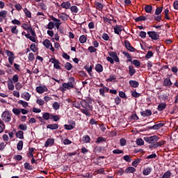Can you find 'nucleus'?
Listing matches in <instances>:
<instances>
[{
  "instance_id": "4",
  "label": "nucleus",
  "mask_w": 178,
  "mask_h": 178,
  "mask_svg": "<svg viewBox=\"0 0 178 178\" xmlns=\"http://www.w3.org/2000/svg\"><path fill=\"white\" fill-rule=\"evenodd\" d=\"M143 139L148 144H155V143L159 140V137L158 136H146L144 137Z\"/></svg>"
},
{
  "instance_id": "59",
  "label": "nucleus",
  "mask_w": 178,
  "mask_h": 178,
  "mask_svg": "<svg viewBox=\"0 0 178 178\" xmlns=\"http://www.w3.org/2000/svg\"><path fill=\"white\" fill-rule=\"evenodd\" d=\"M131 95L134 98H138L140 97V93L137 92L136 91H131Z\"/></svg>"
},
{
  "instance_id": "62",
  "label": "nucleus",
  "mask_w": 178,
  "mask_h": 178,
  "mask_svg": "<svg viewBox=\"0 0 178 178\" xmlns=\"http://www.w3.org/2000/svg\"><path fill=\"white\" fill-rule=\"evenodd\" d=\"M19 129H20V130H23V131H26V130H27V125H26V124H19Z\"/></svg>"
},
{
  "instance_id": "6",
  "label": "nucleus",
  "mask_w": 178,
  "mask_h": 178,
  "mask_svg": "<svg viewBox=\"0 0 178 178\" xmlns=\"http://www.w3.org/2000/svg\"><path fill=\"white\" fill-rule=\"evenodd\" d=\"M5 52L7 56H8V62L10 65H13V62L15 61V59L16 58L15 56V54H13V52L10 51V50H5Z\"/></svg>"
},
{
  "instance_id": "21",
  "label": "nucleus",
  "mask_w": 178,
  "mask_h": 178,
  "mask_svg": "<svg viewBox=\"0 0 178 178\" xmlns=\"http://www.w3.org/2000/svg\"><path fill=\"white\" fill-rule=\"evenodd\" d=\"M10 29L11 30L12 34H15V35H17V34H19V29H17V26H10Z\"/></svg>"
},
{
  "instance_id": "44",
  "label": "nucleus",
  "mask_w": 178,
  "mask_h": 178,
  "mask_svg": "<svg viewBox=\"0 0 178 178\" xmlns=\"http://www.w3.org/2000/svg\"><path fill=\"white\" fill-rule=\"evenodd\" d=\"M24 169H26V170H33V166L30 165L29 163H24Z\"/></svg>"
},
{
  "instance_id": "1",
  "label": "nucleus",
  "mask_w": 178,
  "mask_h": 178,
  "mask_svg": "<svg viewBox=\"0 0 178 178\" xmlns=\"http://www.w3.org/2000/svg\"><path fill=\"white\" fill-rule=\"evenodd\" d=\"M74 78H70L68 83H63L62 86L60 87V91L62 92H65L66 90H72V88H74Z\"/></svg>"
},
{
  "instance_id": "51",
  "label": "nucleus",
  "mask_w": 178,
  "mask_h": 178,
  "mask_svg": "<svg viewBox=\"0 0 178 178\" xmlns=\"http://www.w3.org/2000/svg\"><path fill=\"white\" fill-rule=\"evenodd\" d=\"M11 23H12V24H14L15 26H20V24H21L20 21H19L18 19H13L11 21Z\"/></svg>"
},
{
  "instance_id": "29",
  "label": "nucleus",
  "mask_w": 178,
  "mask_h": 178,
  "mask_svg": "<svg viewBox=\"0 0 178 178\" xmlns=\"http://www.w3.org/2000/svg\"><path fill=\"white\" fill-rule=\"evenodd\" d=\"M24 134L23 133L22 131H18L16 133V137L17 138H19V140H23L24 138Z\"/></svg>"
},
{
  "instance_id": "45",
  "label": "nucleus",
  "mask_w": 178,
  "mask_h": 178,
  "mask_svg": "<svg viewBox=\"0 0 178 178\" xmlns=\"http://www.w3.org/2000/svg\"><path fill=\"white\" fill-rule=\"evenodd\" d=\"M36 104L40 106H42L43 105H45V101L42 100V99H37Z\"/></svg>"
},
{
  "instance_id": "10",
  "label": "nucleus",
  "mask_w": 178,
  "mask_h": 178,
  "mask_svg": "<svg viewBox=\"0 0 178 178\" xmlns=\"http://www.w3.org/2000/svg\"><path fill=\"white\" fill-rule=\"evenodd\" d=\"M31 35L29 38L30 41H32V42H35L36 44L38 43V40H37V35H35V32L33 30L31 29Z\"/></svg>"
},
{
  "instance_id": "24",
  "label": "nucleus",
  "mask_w": 178,
  "mask_h": 178,
  "mask_svg": "<svg viewBox=\"0 0 178 178\" xmlns=\"http://www.w3.org/2000/svg\"><path fill=\"white\" fill-rule=\"evenodd\" d=\"M95 70L97 73H102L104 72V67L101 64H96Z\"/></svg>"
},
{
  "instance_id": "64",
  "label": "nucleus",
  "mask_w": 178,
  "mask_h": 178,
  "mask_svg": "<svg viewBox=\"0 0 178 178\" xmlns=\"http://www.w3.org/2000/svg\"><path fill=\"white\" fill-rule=\"evenodd\" d=\"M174 9L178 10V1H175L173 3Z\"/></svg>"
},
{
  "instance_id": "61",
  "label": "nucleus",
  "mask_w": 178,
  "mask_h": 178,
  "mask_svg": "<svg viewBox=\"0 0 178 178\" xmlns=\"http://www.w3.org/2000/svg\"><path fill=\"white\" fill-rule=\"evenodd\" d=\"M29 60H30L31 62H33V60H34V59H35V57H34V54L33 53H30L29 54Z\"/></svg>"
},
{
  "instance_id": "26",
  "label": "nucleus",
  "mask_w": 178,
  "mask_h": 178,
  "mask_svg": "<svg viewBox=\"0 0 178 178\" xmlns=\"http://www.w3.org/2000/svg\"><path fill=\"white\" fill-rule=\"evenodd\" d=\"M166 108V103H161L158 105L157 110L159 112H162L164 109Z\"/></svg>"
},
{
  "instance_id": "57",
  "label": "nucleus",
  "mask_w": 178,
  "mask_h": 178,
  "mask_svg": "<svg viewBox=\"0 0 178 178\" xmlns=\"http://www.w3.org/2000/svg\"><path fill=\"white\" fill-rule=\"evenodd\" d=\"M163 9V8L162 7L157 8L155 11V15H161V13H162Z\"/></svg>"
},
{
  "instance_id": "31",
  "label": "nucleus",
  "mask_w": 178,
  "mask_h": 178,
  "mask_svg": "<svg viewBox=\"0 0 178 178\" xmlns=\"http://www.w3.org/2000/svg\"><path fill=\"white\" fill-rule=\"evenodd\" d=\"M161 127H163V123L156 124L152 127V129H153V130H159Z\"/></svg>"
},
{
  "instance_id": "34",
  "label": "nucleus",
  "mask_w": 178,
  "mask_h": 178,
  "mask_svg": "<svg viewBox=\"0 0 178 178\" xmlns=\"http://www.w3.org/2000/svg\"><path fill=\"white\" fill-rule=\"evenodd\" d=\"M82 140H83V143L87 144V143H90V141H91V138H90V136L86 135V136H83Z\"/></svg>"
},
{
  "instance_id": "15",
  "label": "nucleus",
  "mask_w": 178,
  "mask_h": 178,
  "mask_svg": "<svg viewBox=\"0 0 178 178\" xmlns=\"http://www.w3.org/2000/svg\"><path fill=\"white\" fill-rule=\"evenodd\" d=\"M22 98L25 99V101H30V99L31 98V95L29 93V92H24L22 95Z\"/></svg>"
},
{
  "instance_id": "43",
  "label": "nucleus",
  "mask_w": 178,
  "mask_h": 178,
  "mask_svg": "<svg viewBox=\"0 0 178 178\" xmlns=\"http://www.w3.org/2000/svg\"><path fill=\"white\" fill-rule=\"evenodd\" d=\"M65 69H66V70H72V69L73 68V65H72V64L70 63H66L65 64L64 66Z\"/></svg>"
},
{
  "instance_id": "5",
  "label": "nucleus",
  "mask_w": 178,
  "mask_h": 178,
  "mask_svg": "<svg viewBox=\"0 0 178 178\" xmlns=\"http://www.w3.org/2000/svg\"><path fill=\"white\" fill-rule=\"evenodd\" d=\"M49 62L54 64V69H57V70H60L62 69V67H60V62H59V60L51 58L49 59Z\"/></svg>"
},
{
  "instance_id": "9",
  "label": "nucleus",
  "mask_w": 178,
  "mask_h": 178,
  "mask_svg": "<svg viewBox=\"0 0 178 178\" xmlns=\"http://www.w3.org/2000/svg\"><path fill=\"white\" fill-rule=\"evenodd\" d=\"M147 34L152 40H154V41H156V40H159V35L158 33L155 31H149L147 32Z\"/></svg>"
},
{
  "instance_id": "36",
  "label": "nucleus",
  "mask_w": 178,
  "mask_h": 178,
  "mask_svg": "<svg viewBox=\"0 0 178 178\" xmlns=\"http://www.w3.org/2000/svg\"><path fill=\"white\" fill-rule=\"evenodd\" d=\"M22 27L23 28L24 30H28L29 33L31 31V29H33V28H31V26H29V24H22Z\"/></svg>"
},
{
  "instance_id": "22",
  "label": "nucleus",
  "mask_w": 178,
  "mask_h": 178,
  "mask_svg": "<svg viewBox=\"0 0 178 178\" xmlns=\"http://www.w3.org/2000/svg\"><path fill=\"white\" fill-rule=\"evenodd\" d=\"M54 143H55L54 138H48L44 144V147H51V145H54Z\"/></svg>"
},
{
  "instance_id": "12",
  "label": "nucleus",
  "mask_w": 178,
  "mask_h": 178,
  "mask_svg": "<svg viewBox=\"0 0 178 178\" xmlns=\"http://www.w3.org/2000/svg\"><path fill=\"white\" fill-rule=\"evenodd\" d=\"M64 127L65 130H73L74 127H76V122L75 121H71L70 124H65Z\"/></svg>"
},
{
  "instance_id": "54",
  "label": "nucleus",
  "mask_w": 178,
  "mask_h": 178,
  "mask_svg": "<svg viewBox=\"0 0 178 178\" xmlns=\"http://www.w3.org/2000/svg\"><path fill=\"white\" fill-rule=\"evenodd\" d=\"M137 145H144V140L143 138H138L136 140Z\"/></svg>"
},
{
  "instance_id": "20",
  "label": "nucleus",
  "mask_w": 178,
  "mask_h": 178,
  "mask_svg": "<svg viewBox=\"0 0 178 178\" xmlns=\"http://www.w3.org/2000/svg\"><path fill=\"white\" fill-rule=\"evenodd\" d=\"M151 172H152V168L147 167L143 170V175H144V176H148L149 175H151Z\"/></svg>"
},
{
  "instance_id": "28",
  "label": "nucleus",
  "mask_w": 178,
  "mask_h": 178,
  "mask_svg": "<svg viewBox=\"0 0 178 178\" xmlns=\"http://www.w3.org/2000/svg\"><path fill=\"white\" fill-rule=\"evenodd\" d=\"M129 76H134V74H136V69H134L133 65L129 66Z\"/></svg>"
},
{
  "instance_id": "35",
  "label": "nucleus",
  "mask_w": 178,
  "mask_h": 178,
  "mask_svg": "<svg viewBox=\"0 0 178 178\" xmlns=\"http://www.w3.org/2000/svg\"><path fill=\"white\" fill-rule=\"evenodd\" d=\"M136 172V168L134 167H128L125 170V173H134Z\"/></svg>"
},
{
  "instance_id": "19",
  "label": "nucleus",
  "mask_w": 178,
  "mask_h": 178,
  "mask_svg": "<svg viewBox=\"0 0 178 178\" xmlns=\"http://www.w3.org/2000/svg\"><path fill=\"white\" fill-rule=\"evenodd\" d=\"M51 20H53V22H55V26H56V29H59V27L60 26V24H62L60 23V20L58 19V18H56L54 16H51Z\"/></svg>"
},
{
  "instance_id": "56",
  "label": "nucleus",
  "mask_w": 178,
  "mask_h": 178,
  "mask_svg": "<svg viewBox=\"0 0 178 178\" xmlns=\"http://www.w3.org/2000/svg\"><path fill=\"white\" fill-rule=\"evenodd\" d=\"M54 27H55L54 22H49V24H47V29L49 30H52V29H54Z\"/></svg>"
},
{
  "instance_id": "40",
  "label": "nucleus",
  "mask_w": 178,
  "mask_h": 178,
  "mask_svg": "<svg viewBox=\"0 0 178 178\" xmlns=\"http://www.w3.org/2000/svg\"><path fill=\"white\" fill-rule=\"evenodd\" d=\"M144 20H147V17L145 16H139L137 18L135 19V22H144Z\"/></svg>"
},
{
  "instance_id": "32",
  "label": "nucleus",
  "mask_w": 178,
  "mask_h": 178,
  "mask_svg": "<svg viewBox=\"0 0 178 178\" xmlns=\"http://www.w3.org/2000/svg\"><path fill=\"white\" fill-rule=\"evenodd\" d=\"M8 90H10L11 91H13L15 90V85H13V81H9L8 82Z\"/></svg>"
},
{
  "instance_id": "49",
  "label": "nucleus",
  "mask_w": 178,
  "mask_h": 178,
  "mask_svg": "<svg viewBox=\"0 0 178 178\" xmlns=\"http://www.w3.org/2000/svg\"><path fill=\"white\" fill-rule=\"evenodd\" d=\"M95 5H96V8L98 10H102V9L104 8V5H102L101 3L99 2H97L95 3Z\"/></svg>"
},
{
  "instance_id": "55",
  "label": "nucleus",
  "mask_w": 178,
  "mask_h": 178,
  "mask_svg": "<svg viewBox=\"0 0 178 178\" xmlns=\"http://www.w3.org/2000/svg\"><path fill=\"white\" fill-rule=\"evenodd\" d=\"M42 118H43V119H44V120H49V118H51V115H49V113H44L43 114Z\"/></svg>"
},
{
  "instance_id": "11",
  "label": "nucleus",
  "mask_w": 178,
  "mask_h": 178,
  "mask_svg": "<svg viewBox=\"0 0 178 178\" xmlns=\"http://www.w3.org/2000/svg\"><path fill=\"white\" fill-rule=\"evenodd\" d=\"M124 47L128 51H130V52H134V51H136V49L131 46L129 40H124Z\"/></svg>"
},
{
  "instance_id": "39",
  "label": "nucleus",
  "mask_w": 178,
  "mask_h": 178,
  "mask_svg": "<svg viewBox=\"0 0 178 178\" xmlns=\"http://www.w3.org/2000/svg\"><path fill=\"white\" fill-rule=\"evenodd\" d=\"M166 141L165 140H160L159 142H156L155 145H156V148H158L159 147H162V145H165Z\"/></svg>"
},
{
  "instance_id": "7",
  "label": "nucleus",
  "mask_w": 178,
  "mask_h": 178,
  "mask_svg": "<svg viewBox=\"0 0 178 178\" xmlns=\"http://www.w3.org/2000/svg\"><path fill=\"white\" fill-rule=\"evenodd\" d=\"M42 44L47 49H51V52L55 51V49L54 48V47H52V43H51V40H49L48 39H45L44 40H43Z\"/></svg>"
},
{
  "instance_id": "38",
  "label": "nucleus",
  "mask_w": 178,
  "mask_h": 178,
  "mask_svg": "<svg viewBox=\"0 0 178 178\" xmlns=\"http://www.w3.org/2000/svg\"><path fill=\"white\" fill-rule=\"evenodd\" d=\"M30 49L31 51H32L33 52H37V51H38V49L37 48V46L35 45V43H32L30 46Z\"/></svg>"
},
{
  "instance_id": "27",
  "label": "nucleus",
  "mask_w": 178,
  "mask_h": 178,
  "mask_svg": "<svg viewBox=\"0 0 178 178\" xmlns=\"http://www.w3.org/2000/svg\"><path fill=\"white\" fill-rule=\"evenodd\" d=\"M140 83H138V81H129V86H131V87H133L134 88H137V87H138Z\"/></svg>"
},
{
  "instance_id": "48",
  "label": "nucleus",
  "mask_w": 178,
  "mask_h": 178,
  "mask_svg": "<svg viewBox=\"0 0 178 178\" xmlns=\"http://www.w3.org/2000/svg\"><path fill=\"white\" fill-rule=\"evenodd\" d=\"M81 112L86 115V116H91V113H90L89 111L87 110V108L81 109Z\"/></svg>"
},
{
  "instance_id": "17",
  "label": "nucleus",
  "mask_w": 178,
  "mask_h": 178,
  "mask_svg": "<svg viewBox=\"0 0 178 178\" xmlns=\"http://www.w3.org/2000/svg\"><path fill=\"white\" fill-rule=\"evenodd\" d=\"M172 81H170V78H166L163 81V86L165 87H172Z\"/></svg>"
},
{
  "instance_id": "3",
  "label": "nucleus",
  "mask_w": 178,
  "mask_h": 178,
  "mask_svg": "<svg viewBox=\"0 0 178 178\" xmlns=\"http://www.w3.org/2000/svg\"><path fill=\"white\" fill-rule=\"evenodd\" d=\"M1 120L5 123H9L12 120V114L8 111H3L1 114Z\"/></svg>"
},
{
  "instance_id": "13",
  "label": "nucleus",
  "mask_w": 178,
  "mask_h": 178,
  "mask_svg": "<svg viewBox=\"0 0 178 178\" xmlns=\"http://www.w3.org/2000/svg\"><path fill=\"white\" fill-rule=\"evenodd\" d=\"M58 16L63 22H66L69 19V15L66 14V13H60Z\"/></svg>"
},
{
  "instance_id": "14",
  "label": "nucleus",
  "mask_w": 178,
  "mask_h": 178,
  "mask_svg": "<svg viewBox=\"0 0 178 178\" xmlns=\"http://www.w3.org/2000/svg\"><path fill=\"white\" fill-rule=\"evenodd\" d=\"M70 6H72V4L69 1H64L60 4V8L63 9H70Z\"/></svg>"
},
{
  "instance_id": "42",
  "label": "nucleus",
  "mask_w": 178,
  "mask_h": 178,
  "mask_svg": "<svg viewBox=\"0 0 178 178\" xmlns=\"http://www.w3.org/2000/svg\"><path fill=\"white\" fill-rule=\"evenodd\" d=\"M17 149H18V151H22V149H23V141L22 140H19L17 145Z\"/></svg>"
},
{
  "instance_id": "58",
  "label": "nucleus",
  "mask_w": 178,
  "mask_h": 178,
  "mask_svg": "<svg viewBox=\"0 0 178 178\" xmlns=\"http://www.w3.org/2000/svg\"><path fill=\"white\" fill-rule=\"evenodd\" d=\"M88 50L89 52H90V54H92V52H97V49L92 46L89 47Z\"/></svg>"
},
{
  "instance_id": "30",
  "label": "nucleus",
  "mask_w": 178,
  "mask_h": 178,
  "mask_svg": "<svg viewBox=\"0 0 178 178\" xmlns=\"http://www.w3.org/2000/svg\"><path fill=\"white\" fill-rule=\"evenodd\" d=\"M79 42H81V44H86V42H87V36H86V35H81Z\"/></svg>"
},
{
  "instance_id": "37",
  "label": "nucleus",
  "mask_w": 178,
  "mask_h": 178,
  "mask_svg": "<svg viewBox=\"0 0 178 178\" xmlns=\"http://www.w3.org/2000/svg\"><path fill=\"white\" fill-rule=\"evenodd\" d=\"M8 17V11L6 10H1L0 11V17L3 19H6Z\"/></svg>"
},
{
  "instance_id": "46",
  "label": "nucleus",
  "mask_w": 178,
  "mask_h": 178,
  "mask_svg": "<svg viewBox=\"0 0 178 178\" xmlns=\"http://www.w3.org/2000/svg\"><path fill=\"white\" fill-rule=\"evenodd\" d=\"M145 10L146 13H151V12H152V6L150 5L146 6L145 7Z\"/></svg>"
},
{
  "instance_id": "8",
  "label": "nucleus",
  "mask_w": 178,
  "mask_h": 178,
  "mask_svg": "<svg viewBox=\"0 0 178 178\" xmlns=\"http://www.w3.org/2000/svg\"><path fill=\"white\" fill-rule=\"evenodd\" d=\"M35 91L38 94H44V92H47L48 91V88L44 85H41L35 88Z\"/></svg>"
},
{
  "instance_id": "63",
  "label": "nucleus",
  "mask_w": 178,
  "mask_h": 178,
  "mask_svg": "<svg viewBox=\"0 0 178 178\" xmlns=\"http://www.w3.org/2000/svg\"><path fill=\"white\" fill-rule=\"evenodd\" d=\"M20 110L19 108H14L13 109V113H14V115H20Z\"/></svg>"
},
{
  "instance_id": "53",
  "label": "nucleus",
  "mask_w": 178,
  "mask_h": 178,
  "mask_svg": "<svg viewBox=\"0 0 178 178\" xmlns=\"http://www.w3.org/2000/svg\"><path fill=\"white\" fill-rule=\"evenodd\" d=\"M121 102H122V99H120V97H119V96H118L115 98V105H120Z\"/></svg>"
},
{
  "instance_id": "60",
  "label": "nucleus",
  "mask_w": 178,
  "mask_h": 178,
  "mask_svg": "<svg viewBox=\"0 0 178 178\" xmlns=\"http://www.w3.org/2000/svg\"><path fill=\"white\" fill-rule=\"evenodd\" d=\"M12 80L13 83H17V81H19V75L17 74L14 75L12 78Z\"/></svg>"
},
{
  "instance_id": "50",
  "label": "nucleus",
  "mask_w": 178,
  "mask_h": 178,
  "mask_svg": "<svg viewBox=\"0 0 178 178\" xmlns=\"http://www.w3.org/2000/svg\"><path fill=\"white\" fill-rule=\"evenodd\" d=\"M59 108H60V104H59L57 102H55L53 104V109H54L55 111H58Z\"/></svg>"
},
{
  "instance_id": "52",
  "label": "nucleus",
  "mask_w": 178,
  "mask_h": 178,
  "mask_svg": "<svg viewBox=\"0 0 178 178\" xmlns=\"http://www.w3.org/2000/svg\"><path fill=\"white\" fill-rule=\"evenodd\" d=\"M170 176H172V172H170V171H167L164 173L162 178H169Z\"/></svg>"
},
{
  "instance_id": "2",
  "label": "nucleus",
  "mask_w": 178,
  "mask_h": 178,
  "mask_svg": "<svg viewBox=\"0 0 178 178\" xmlns=\"http://www.w3.org/2000/svg\"><path fill=\"white\" fill-rule=\"evenodd\" d=\"M109 56L106 57L108 62H110L111 65H113L115 62H119V57H118V53L115 51L108 52Z\"/></svg>"
},
{
  "instance_id": "41",
  "label": "nucleus",
  "mask_w": 178,
  "mask_h": 178,
  "mask_svg": "<svg viewBox=\"0 0 178 178\" xmlns=\"http://www.w3.org/2000/svg\"><path fill=\"white\" fill-rule=\"evenodd\" d=\"M18 104H19V105H22L23 108H27V106H29V103L23 100H19Z\"/></svg>"
},
{
  "instance_id": "25",
  "label": "nucleus",
  "mask_w": 178,
  "mask_h": 178,
  "mask_svg": "<svg viewBox=\"0 0 178 178\" xmlns=\"http://www.w3.org/2000/svg\"><path fill=\"white\" fill-rule=\"evenodd\" d=\"M59 128V125L58 124H51L47 126V129H49L50 130H56Z\"/></svg>"
},
{
  "instance_id": "16",
  "label": "nucleus",
  "mask_w": 178,
  "mask_h": 178,
  "mask_svg": "<svg viewBox=\"0 0 178 178\" xmlns=\"http://www.w3.org/2000/svg\"><path fill=\"white\" fill-rule=\"evenodd\" d=\"M140 115L141 116H143V118L151 116V115H152V111H151L149 109H147L145 111H141Z\"/></svg>"
},
{
  "instance_id": "33",
  "label": "nucleus",
  "mask_w": 178,
  "mask_h": 178,
  "mask_svg": "<svg viewBox=\"0 0 178 178\" xmlns=\"http://www.w3.org/2000/svg\"><path fill=\"white\" fill-rule=\"evenodd\" d=\"M70 9L72 12V13H79V8L76 6H72L70 7Z\"/></svg>"
},
{
  "instance_id": "18",
  "label": "nucleus",
  "mask_w": 178,
  "mask_h": 178,
  "mask_svg": "<svg viewBox=\"0 0 178 178\" xmlns=\"http://www.w3.org/2000/svg\"><path fill=\"white\" fill-rule=\"evenodd\" d=\"M99 91L102 97H105V92H109V89L106 86H104L102 88H100Z\"/></svg>"
},
{
  "instance_id": "47",
  "label": "nucleus",
  "mask_w": 178,
  "mask_h": 178,
  "mask_svg": "<svg viewBox=\"0 0 178 178\" xmlns=\"http://www.w3.org/2000/svg\"><path fill=\"white\" fill-rule=\"evenodd\" d=\"M24 12L26 17H29V19H31V12H30L27 8H24Z\"/></svg>"
},
{
  "instance_id": "23",
  "label": "nucleus",
  "mask_w": 178,
  "mask_h": 178,
  "mask_svg": "<svg viewBox=\"0 0 178 178\" xmlns=\"http://www.w3.org/2000/svg\"><path fill=\"white\" fill-rule=\"evenodd\" d=\"M113 29H114V33L115 34H118V35H120V33H122V26L115 25Z\"/></svg>"
}]
</instances>
